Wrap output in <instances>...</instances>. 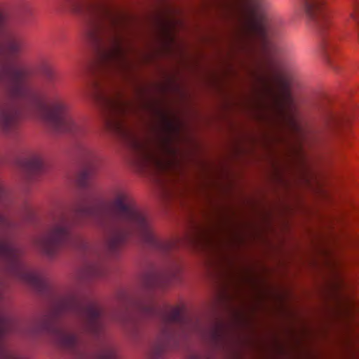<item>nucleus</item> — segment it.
<instances>
[{
    "instance_id": "nucleus-1",
    "label": "nucleus",
    "mask_w": 359,
    "mask_h": 359,
    "mask_svg": "<svg viewBox=\"0 0 359 359\" xmlns=\"http://www.w3.org/2000/svg\"><path fill=\"white\" fill-rule=\"evenodd\" d=\"M26 45L25 39L18 33L9 32L0 46V86L6 91L7 98L0 101V128L6 133L13 131L25 117L43 121L53 131L68 133L75 140L78 155L85 170L78 177L81 188L88 187L96 170L98 158L92 149L79 142L86 134L83 122L71 113L55 84L52 68L43 64L41 72L46 79L41 91L32 88L26 69L20 56Z\"/></svg>"
},
{
    "instance_id": "nucleus-9",
    "label": "nucleus",
    "mask_w": 359,
    "mask_h": 359,
    "mask_svg": "<svg viewBox=\"0 0 359 359\" xmlns=\"http://www.w3.org/2000/svg\"><path fill=\"white\" fill-rule=\"evenodd\" d=\"M139 309L143 315L157 316L163 325L160 341L153 353V357L157 359L166 349L176 344L177 334L174 330V327L182 328L186 324V318L180 307H170L166 305L158 306L149 304L140 306Z\"/></svg>"
},
{
    "instance_id": "nucleus-16",
    "label": "nucleus",
    "mask_w": 359,
    "mask_h": 359,
    "mask_svg": "<svg viewBox=\"0 0 359 359\" xmlns=\"http://www.w3.org/2000/svg\"><path fill=\"white\" fill-rule=\"evenodd\" d=\"M337 44L334 41L325 39H323L321 45L322 54L327 63L330 66L332 65L334 60L333 55L337 51Z\"/></svg>"
},
{
    "instance_id": "nucleus-6",
    "label": "nucleus",
    "mask_w": 359,
    "mask_h": 359,
    "mask_svg": "<svg viewBox=\"0 0 359 359\" xmlns=\"http://www.w3.org/2000/svg\"><path fill=\"white\" fill-rule=\"evenodd\" d=\"M14 227L15 223L0 212V261L9 273L38 292H45L48 287L45 277L30 270L21 259L22 250L13 241L9 232ZM14 326V320L0 310V359H25L4 341L5 335L12 331Z\"/></svg>"
},
{
    "instance_id": "nucleus-18",
    "label": "nucleus",
    "mask_w": 359,
    "mask_h": 359,
    "mask_svg": "<svg viewBox=\"0 0 359 359\" xmlns=\"http://www.w3.org/2000/svg\"><path fill=\"white\" fill-rule=\"evenodd\" d=\"M25 219L29 220L31 219L33 217V212L30 207L27 206L25 208V215L23 216Z\"/></svg>"
},
{
    "instance_id": "nucleus-5",
    "label": "nucleus",
    "mask_w": 359,
    "mask_h": 359,
    "mask_svg": "<svg viewBox=\"0 0 359 359\" xmlns=\"http://www.w3.org/2000/svg\"><path fill=\"white\" fill-rule=\"evenodd\" d=\"M73 9L84 15L88 22V35L97 52L96 71L125 76L130 64L122 47L118 31L120 18L104 6L87 0H79Z\"/></svg>"
},
{
    "instance_id": "nucleus-15",
    "label": "nucleus",
    "mask_w": 359,
    "mask_h": 359,
    "mask_svg": "<svg viewBox=\"0 0 359 359\" xmlns=\"http://www.w3.org/2000/svg\"><path fill=\"white\" fill-rule=\"evenodd\" d=\"M208 340L216 348L222 347L226 342V336L223 325L217 323L210 330Z\"/></svg>"
},
{
    "instance_id": "nucleus-2",
    "label": "nucleus",
    "mask_w": 359,
    "mask_h": 359,
    "mask_svg": "<svg viewBox=\"0 0 359 359\" xmlns=\"http://www.w3.org/2000/svg\"><path fill=\"white\" fill-rule=\"evenodd\" d=\"M86 219L95 220L103 229L106 245L111 252L121 249L132 235L138 236L148 247L163 254L169 253L185 243L203 247L212 242L208 230L198 226L194 227L192 234L183 239H160L147 213L136 205L125 190L116 189L105 205L90 204L82 197L74 203L70 214L61 210L55 212L47 232L36 240V248L50 257L67 244L82 251L90 250L89 244L83 238L72 233L73 226L82 224Z\"/></svg>"
},
{
    "instance_id": "nucleus-17",
    "label": "nucleus",
    "mask_w": 359,
    "mask_h": 359,
    "mask_svg": "<svg viewBox=\"0 0 359 359\" xmlns=\"http://www.w3.org/2000/svg\"><path fill=\"white\" fill-rule=\"evenodd\" d=\"M8 198V191L7 190L3 187L2 184H0V201H4Z\"/></svg>"
},
{
    "instance_id": "nucleus-10",
    "label": "nucleus",
    "mask_w": 359,
    "mask_h": 359,
    "mask_svg": "<svg viewBox=\"0 0 359 359\" xmlns=\"http://www.w3.org/2000/svg\"><path fill=\"white\" fill-rule=\"evenodd\" d=\"M300 1L310 23L323 36L330 25V20L326 12V0H300Z\"/></svg>"
},
{
    "instance_id": "nucleus-19",
    "label": "nucleus",
    "mask_w": 359,
    "mask_h": 359,
    "mask_svg": "<svg viewBox=\"0 0 359 359\" xmlns=\"http://www.w3.org/2000/svg\"><path fill=\"white\" fill-rule=\"evenodd\" d=\"M4 27V18L1 14H0V32L3 30Z\"/></svg>"
},
{
    "instance_id": "nucleus-12",
    "label": "nucleus",
    "mask_w": 359,
    "mask_h": 359,
    "mask_svg": "<svg viewBox=\"0 0 359 359\" xmlns=\"http://www.w3.org/2000/svg\"><path fill=\"white\" fill-rule=\"evenodd\" d=\"M105 273V266L101 262L87 263L79 272L78 278L87 280L91 278H100L104 276Z\"/></svg>"
},
{
    "instance_id": "nucleus-4",
    "label": "nucleus",
    "mask_w": 359,
    "mask_h": 359,
    "mask_svg": "<svg viewBox=\"0 0 359 359\" xmlns=\"http://www.w3.org/2000/svg\"><path fill=\"white\" fill-rule=\"evenodd\" d=\"M97 96L106 114V127L131 149L137 168L142 172L158 175L169 172L177 165V150L169 136L157 134L153 137H140L123 119L133 108L129 102L118 93Z\"/></svg>"
},
{
    "instance_id": "nucleus-8",
    "label": "nucleus",
    "mask_w": 359,
    "mask_h": 359,
    "mask_svg": "<svg viewBox=\"0 0 359 359\" xmlns=\"http://www.w3.org/2000/svg\"><path fill=\"white\" fill-rule=\"evenodd\" d=\"M245 20L238 34L241 38L240 48L248 54L255 52L253 41L258 40L264 48L267 46L269 25L261 14L265 7V0H244Z\"/></svg>"
},
{
    "instance_id": "nucleus-3",
    "label": "nucleus",
    "mask_w": 359,
    "mask_h": 359,
    "mask_svg": "<svg viewBox=\"0 0 359 359\" xmlns=\"http://www.w3.org/2000/svg\"><path fill=\"white\" fill-rule=\"evenodd\" d=\"M67 313L77 316L88 334L97 337L102 333L104 325L102 310L95 301L74 292L57 299L39 316L34 323L33 332L50 335L57 346L72 352L79 359H118L114 348L109 344H102L94 355L84 353L77 335L57 323Z\"/></svg>"
},
{
    "instance_id": "nucleus-13",
    "label": "nucleus",
    "mask_w": 359,
    "mask_h": 359,
    "mask_svg": "<svg viewBox=\"0 0 359 359\" xmlns=\"http://www.w3.org/2000/svg\"><path fill=\"white\" fill-rule=\"evenodd\" d=\"M20 167L27 174H34L43 170L44 163L41 156L32 154L20 162Z\"/></svg>"
},
{
    "instance_id": "nucleus-20",
    "label": "nucleus",
    "mask_w": 359,
    "mask_h": 359,
    "mask_svg": "<svg viewBox=\"0 0 359 359\" xmlns=\"http://www.w3.org/2000/svg\"><path fill=\"white\" fill-rule=\"evenodd\" d=\"M189 359H210V358H201L198 355H192Z\"/></svg>"
},
{
    "instance_id": "nucleus-7",
    "label": "nucleus",
    "mask_w": 359,
    "mask_h": 359,
    "mask_svg": "<svg viewBox=\"0 0 359 359\" xmlns=\"http://www.w3.org/2000/svg\"><path fill=\"white\" fill-rule=\"evenodd\" d=\"M260 87L262 93L271 100L276 113L274 121L280 127L300 135L302 128L293 114L295 110L290 90V81L283 68L272 58H268L261 72L248 69Z\"/></svg>"
},
{
    "instance_id": "nucleus-11",
    "label": "nucleus",
    "mask_w": 359,
    "mask_h": 359,
    "mask_svg": "<svg viewBox=\"0 0 359 359\" xmlns=\"http://www.w3.org/2000/svg\"><path fill=\"white\" fill-rule=\"evenodd\" d=\"M180 271L181 266L178 262L173 261L169 268L163 272L151 270L144 274L142 280L143 287L148 290L165 287L172 281L178 278Z\"/></svg>"
},
{
    "instance_id": "nucleus-14",
    "label": "nucleus",
    "mask_w": 359,
    "mask_h": 359,
    "mask_svg": "<svg viewBox=\"0 0 359 359\" xmlns=\"http://www.w3.org/2000/svg\"><path fill=\"white\" fill-rule=\"evenodd\" d=\"M114 318L116 320L119 322L128 331L130 330L133 331L137 327V320L128 309L118 311Z\"/></svg>"
},
{
    "instance_id": "nucleus-21",
    "label": "nucleus",
    "mask_w": 359,
    "mask_h": 359,
    "mask_svg": "<svg viewBox=\"0 0 359 359\" xmlns=\"http://www.w3.org/2000/svg\"><path fill=\"white\" fill-rule=\"evenodd\" d=\"M332 118V121L334 123H337V119H336L334 117L332 116V118Z\"/></svg>"
}]
</instances>
